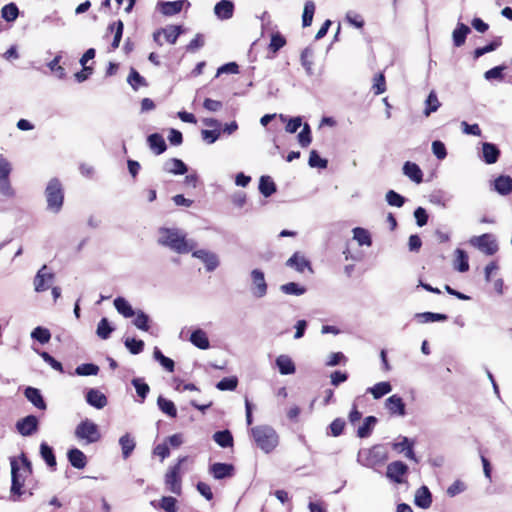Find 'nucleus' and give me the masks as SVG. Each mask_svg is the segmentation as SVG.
<instances>
[{
	"label": "nucleus",
	"instance_id": "43",
	"mask_svg": "<svg viewBox=\"0 0 512 512\" xmlns=\"http://www.w3.org/2000/svg\"><path fill=\"white\" fill-rule=\"evenodd\" d=\"M315 12V4L313 1L308 0L305 2L303 15H302V22L304 27H308L311 25L313 16Z\"/></svg>",
	"mask_w": 512,
	"mask_h": 512
},
{
	"label": "nucleus",
	"instance_id": "23",
	"mask_svg": "<svg viewBox=\"0 0 512 512\" xmlns=\"http://www.w3.org/2000/svg\"><path fill=\"white\" fill-rule=\"evenodd\" d=\"M483 159L487 164H494L498 161L500 150L495 144L485 142L482 146Z\"/></svg>",
	"mask_w": 512,
	"mask_h": 512
},
{
	"label": "nucleus",
	"instance_id": "54",
	"mask_svg": "<svg viewBox=\"0 0 512 512\" xmlns=\"http://www.w3.org/2000/svg\"><path fill=\"white\" fill-rule=\"evenodd\" d=\"M132 385L135 387L138 396L144 401L150 391L149 385L139 378L133 379Z\"/></svg>",
	"mask_w": 512,
	"mask_h": 512
},
{
	"label": "nucleus",
	"instance_id": "14",
	"mask_svg": "<svg viewBox=\"0 0 512 512\" xmlns=\"http://www.w3.org/2000/svg\"><path fill=\"white\" fill-rule=\"evenodd\" d=\"M11 477V494L19 498L23 494L22 488L24 486V480L20 479L19 467L16 460L11 461Z\"/></svg>",
	"mask_w": 512,
	"mask_h": 512
},
{
	"label": "nucleus",
	"instance_id": "62",
	"mask_svg": "<svg viewBox=\"0 0 512 512\" xmlns=\"http://www.w3.org/2000/svg\"><path fill=\"white\" fill-rule=\"evenodd\" d=\"M466 485L461 480L454 481L448 488H447V494L450 497H454L463 491H465Z\"/></svg>",
	"mask_w": 512,
	"mask_h": 512
},
{
	"label": "nucleus",
	"instance_id": "22",
	"mask_svg": "<svg viewBox=\"0 0 512 512\" xmlns=\"http://www.w3.org/2000/svg\"><path fill=\"white\" fill-rule=\"evenodd\" d=\"M148 145L156 155L164 153L167 149L166 142L163 136L159 133H153L148 136Z\"/></svg>",
	"mask_w": 512,
	"mask_h": 512
},
{
	"label": "nucleus",
	"instance_id": "27",
	"mask_svg": "<svg viewBox=\"0 0 512 512\" xmlns=\"http://www.w3.org/2000/svg\"><path fill=\"white\" fill-rule=\"evenodd\" d=\"M276 365L282 375L295 373L296 367L292 359L287 355H280L276 358Z\"/></svg>",
	"mask_w": 512,
	"mask_h": 512
},
{
	"label": "nucleus",
	"instance_id": "3",
	"mask_svg": "<svg viewBox=\"0 0 512 512\" xmlns=\"http://www.w3.org/2000/svg\"><path fill=\"white\" fill-rule=\"evenodd\" d=\"M75 437L78 441L88 445L101 439V433L97 424L90 419L82 420L75 428Z\"/></svg>",
	"mask_w": 512,
	"mask_h": 512
},
{
	"label": "nucleus",
	"instance_id": "59",
	"mask_svg": "<svg viewBox=\"0 0 512 512\" xmlns=\"http://www.w3.org/2000/svg\"><path fill=\"white\" fill-rule=\"evenodd\" d=\"M372 90L376 95L382 94L386 91L385 78L382 74H378L374 77Z\"/></svg>",
	"mask_w": 512,
	"mask_h": 512
},
{
	"label": "nucleus",
	"instance_id": "36",
	"mask_svg": "<svg viewBox=\"0 0 512 512\" xmlns=\"http://www.w3.org/2000/svg\"><path fill=\"white\" fill-rule=\"evenodd\" d=\"M114 306H115L116 310L118 311V313L123 315L125 318H130L135 315V312H134L132 306L128 303L127 300H125L122 297H117L114 300Z\"/></svg>",
	"mask_w": 512,
	"mask_h": 512
},
{
	"label": "nucleus",
	"instance_id": "24",
	"mask_svg": "<svg viewBox=\"0 0 512 512\" xmlns=\"http://www.w3.org/2000/svg\"><path fill=\"white\" fill-rule=\"evenodd\" d=\"M67 456L70 464L76 469H83L87 464L85 454L78 448L70 449Z\"/></svg>",
	"mask_w": 512,
	"mask_h": 512
},
{
	"label": "nucleus",
	"instance_id": "20",
	"mask_svg": "<svg viewBox=\"0 0 512 512\" xmlns=\"http://www.w3.org/2000/svg\"><path fill=\"white\" fill-rule=\"evenodd\" d=\"M86 401L89 405L102 409L107 405V397L97 389H90L86 394Z\"/></svg>",
	"mask_w": 512,
	"mask_h": 512
},
{
	"label": "nucleus",
	"instance_id": "51",
	"mask_svg": "<svg viewBox=\"0 0 512 512\" xmlns=\"http://www.w3.org/2000/svg\"><path fill=\"white\" fill-rule=\"evenodd\" d=\"M386 201L390 206L402 207L405 203V198L394 190H389L386 193Z\"/></svg>",
	"mask_w": 512,
	"mask_h": 512
},
{
	"label": "nucleus",
	"instance_id": "47",
	"mask_svg": "<svg viewBox=\"0 0 512 512\" xmlns=\"http://www.w3.org/2000/svg\"><path fill=\"white\" fill-rule=\"evenodd\" d=\"M31 336L41 344H45L50 341L51 333L47 328L38 326L32 331Z\"/></svg>",
	"mask_w": 512,
	"mask_h": 512
},
{
	"label": "nucleus",
	"instance_id": "40",
	"mask_svg": "<svg viewBox=\"0 0 512 512\" xmlns=\"http://www.w3.org/2000/svg\"><path fill=\"white\" fill-rule=\"evenodd\" d=\"M392 390V386L389 382L383 381L376 383L373 387L368 389L375 399H380L384 395L388 394Z\"/></svg>",
	"mask_w": 512,
	"mask_h": 512
},
{
	"label": "nucleus",
	"instance_id": "58",
	"mask_svg": "<svg viewBox=\"0 0 512 512\" xmlns=\"http://www.w3.org/2000/svg\"><path fill=\"white\" fill-rule=\"evenodd\" d=\"M313 52L310 49H305L301 53V63L308 74H312V65H313Z\"/></svg>",
	"mask_w": 512,
	"mask_h": 512
},
{
	"label": "nucleus",
	"instance_id": "8",
	"mask_svg": "<svg viewBox=\"0 0 512 512\" xmlns=\"http://www.w3.org/2000/svg\"><path fill=\"white\" fill-rule=\"evenodd\" d=\"M54 280V274L48 272L46 265H43L34 278V288L36 292L48 290Z\"/></svg>",
	"mask_w": 512,
	"mask_h": 512
},
{
	"label": "nucleus",
	"instance_id": "42",
	"mask_svg": "<svg viewBox=\"0 0 512 512\" xmlns=\"http://www.w3.org/2000/svg\"><path fill=\"white\" fill-rule=\"evenodd\" d=\"M119 444L122 449L123 457L125 459L128 458L135 448L134 440L128 434H125L120 438Z\"/></svg>",
	"mask_w": 512,
	"mask_h": 512
},
{
	"label": "nucleus",
	"instance_id": "29",
	"mask_svg": "<svg viewBox=\"0 0 512 512\" xmlns=\"http://www.w3.org/2000/svg\"><path fill=\"white\" fill-rule=\"evenodd\" d=\"M470 33V28L463 24L458 23L452 32L453 43L456 47H460L465 43L467 35Z\"/></svg>",
	"mask_w": 512,
	"mask_h": 512
},
{
	"label": "nucleus",
	"instance_id": "45",
	"mask_svg": "<svg viewBox=\"0 0 512 512\" xmlns=\"http://www.w3.org/2000/svg\"><path fill=\"white\" fill-rule=\"evenodd\" d=\"M1 14L6 21L12 22L17 19L19 10L14 3H9L2 8Z\"/></svg>",
	"mask_w": 512,
	"mask_h": 512
},
{
	"label": "nucleus",
	"instance_id": "32",
	"mask_svg": "<svg viewBox=\"0 0 512 512\" xmlns=\"http://www.w3.org/2000/svg\"><path fill=\"white\" fill-rule=\"evenodd\" d=\"M213 440L223 448L232 447L234 444L233 435L229 430L217 431L213 434Z\"/></svg>",
	"mask_w": 512,
	"mask_h": 512
},
{
	"label": "nucleus",
	"instance_id": "16",
	"mask_svg": "<svg viewBox=\"0 0 512 512\" xmlns=\"http://www.w3.org/2000/svg\"><path fill=\"white\" fill-rule=\"evenodd\" d=\"M210 472L215 479H224L233 476L234 466L232 464L218 462L211 465Z\"/></svg>",
	"mask_w": 512,
	"mask_h": 512
},
{
	"label": "nucleus",
	"instance_id": "9",
	"mask_svg": "<svg viewBox=\"0 0 512 512\" xmlns=\"http://www.w3.org/2000/svg\"><path fill=\"white\" fill-rule=\"evenodd\" d=\"M252 279V293L254 296L261 298L267 293V283L265 281L264 273L259 269H254L251 272Z\"/></svg>",
	"mask_w": 512,
	"mask_h": 512
},
{
	"label": "nucleus",
	"instance_id": "12",
	"mask_svg": "<svg viewBox=\"0 0 512 512\" xmlns=\"http://www.w3.org/2000/svg\"><path fill=\"white\" fill-rule=\"evenodd\" d=\"M385 407L392 416L406 415V405L403 399L397 394H394L386 399Z\"/></svg>",
	"mask_w": 512,
	"mask_h": 512
},
{
	"label": "nucleus",
	"instance_id": "28",
	"mask_svg": "<svg viewBox=\"0 0 512 512\" xmlns=\"http://www.w3.org/2000/svg\"><path fill=\"white\" fill-rule=\"evenodd\" d=\"M495 190L501 195H508L512 192V178L508 175H501L494 181Z\"/></svg>",
	"mask_w": 512,
	"mask_h": 512
},
{
	"label": "nucleus",
	"instance_id": "7",
	"mask_svg": "<svg viewBox=\"0 0 512 512\" xmlns=\"http://www.w3.org/2000/svg\"><path fill=\"white\" fill-rule=\"evenodd\" d=\"M182 33L181 26L170 25L160 29L153 34L154 41L162 46L164 42L175 44L179 35Z\"/></svg>",
	"mask_w": 512,
	"mask_h": 512
},
{
	"label": "nucleus",
	"instance_id": "13",
	"mask_svg": "<svg viewBox=\"0 0 512 512\" xmlns=\"http://www.w3.org/2000/svg\"><path fill=\"white\" fill-rule=\"evenodd\" d=\"M185 5L189 7L190 3L187 0H177L171 2H160L158 4L161 13L165 16L178 14Z\"/></svg>",
	"mask_w": 512,
	"mask_h": 512
},
{
	"label": "nucleus",
	"instance_id": "56",
	"mask_svg": "<svg viewBox=\"0 0 512 512\" xmlns=\"http://www.w3.org/2000/svg\"><path fill=\"white\" fill-rule=\"evenodd\" d=\"M125 346L132 354H139L144 349V342L135 338H127L125 340Z\"/></svg>",
	"mask_w": 512,
	"mask_h": 512
},
{
	"label": "nucleus",
	"instance_id": "26",
	"mask_svg": "<svg viewBox=\"0 0 512 512\" xmlns=\"http://www.w3.org/2000/svg\"><path fill=\"white\" fill-rule=\"evenodd\" d=\"M190 341L194 346L202 350H206L210 347L208 336L202 329L193 331L190 335Z\"/></svg>",
	"mask_w": 512,
	"mask_h": 512
},
{
	"label": "nucleus",
	"instance_id": "6",
	"mask_svg": "<svg viewBox=\"0 0 512 512\" xmlns=\"http://www.w3.org/2000/svg\"><path fill=\"white\" fill-rule=\"evenodd\" d=\"M11 172L12 164L3 154H0V193L7 198H12L15 195L9 179Z\"/></svg>",
	"mask_w": 512,
	"mask_h": 512
},
{
	"label": "nucleus",
	"instance_id": "63",
	"mask_svg": "<svg viewBox=\"0 0 512 512\" xmlns=\"http://www.w3.org/2000/svg\"><path fill=\"white\" fill-rule=\"evenodd\" d=\"M285 43H286L285 39L280 34H278V33L273 34L271 36L269 49L275 53L279 49H281L285 45Z\"/></svg>",
	"mask_w": 512,
	"mask_h": 512
},
{
	"label": "nucleus",
	"instance_id": "52",
	"mask_svg": "<svg viewBox=\"0 0 512 512\" xmlns=\"http://www.w3.org/2000/svg\"><path fill=\"white\" fill-rule=\"evenodd\" d=\"M99 367L93 363L81 364L76 368V373L81 376L97 375Z\"/></svg>",
	"mask_w": 512,
	"mask_h": 512
},
{
	"label": "nucleus",
	"instance_id": "49",
	"mask_svg": "<svg viewBox=\"0 0 512 512\" xmlns=\"http://www.w3.org/2000/svg\"><path fill=\"white\" fill-rule=\"evenodd\" d=\"M123 28H124V24L121 20H118L110 25V29L112 31H114V39L112 42L113 48L119 47V44H120V41L122 38Z\"/></svg>",
	"mask_w": 512,
	"mask_h": 512
},
{
	"label": "nucleus",
	"instance_id": "25",
	"mask_svg": "<svg viewBox=\"0 0 512 512\" xmlns=\"http://www.w3.org/2000/svg\"><path fill=\"white\" fill-rule=\"evenodd\" d=\"M415 504L423 509H427L431 506L432 495L426 486L420 487L415 494Z\"/></svg>",
	"mask_w": 512,
	"mask_h": 512
},
{
	"label": "nucleus",
	"instance_id": "57",
	"mask_svg": "<svg viewBox=\"0 0 512 512\" xmlns=\"http://www.w3.org/2000/svg\"><path fill=\"white\" fill-rule=\"evenodd\" d=\"M312 141L310 126L305 123L302 131L298 134V142L302 147H307Z\"/></svg>",
	"mask_w": 512,
	"mask_h": 512
},
{
	"label": "nucleus",
	"instance_id": "30",
	"mask_svg": "<svg viewBox=\"0 0 512 512\" xmlns=\"http://www.w3.org/2000/svg\"><path fill=\"white\" fill-rule=\"evenodd\" d=\"M165 170L174 175H183L187 172V165L180 159L171 158L165 163Z\"/></svg>",
	"mask_w": 512,
	"mask_h": 512
},
{
	"label": "nucleus",
	"instance_id": "2",
	"mask_svg": "<svg viewBox=\"0 0 512 512\" xmlns=\"http://www.w3.org/2000/svg\"><path fill=\"white\" fill-rule=\"evenodd\" d=\"M250 434L258 448L265 453L272 452L279 443V436L275 429L269 425L252 427Z\"/></svg>",
	"mask_w": 512,
	"mask_h": 512
},
{
	"label": "nucleus",
	"instance_id": "10",
	"mask_svg": "<svg viewBox=\"0 0 512 512\" xmlns=\"http://www.w3.org/2000/svg\"><path fill=\"white\" fill-rule=\"evenodd\" d=\"M408 473V466L402 461H393L387 466V477L395 483H402L403 477Z\"/></svg>",
	"mask_w": 512,
	"mask_h": 512
},
{
	"label": "nucleus",
	"instance_id": "46",
	"mask_svg": "<svg viewBox=\"0 0 512 512\" xmlns=\"http://www.w3.org/2000/svg\"><path fill=\"white\" fill-rule=\"evenodd\" d=\"M113 328L110 326L107 318H102L97 326L96 333L101 339H108L112 333Z\"/></svg>",
	"mask_w": 512,
	"mask_h": 512
},
{
	"label": "nucleus",
	"instance_id": "33",
	"mask_svg": "<svg viewBox=\"0 0 512 512\" xmlns=\"http://www.w3.org/2000/svg\"><path fill=\"white\" fill-rule=\"evenodd\" d=\"M259 190L265 197H270L276 192V184L270 176H261L259 181Z\"/></svg>",
	"mask_w": 512,
	"mask_h": 512
},
{
	"label": "nucleus",
	"instance_id": "31",
	"mask_svg": "<svg viewBox=\"0 0 512 512\" xmlns=\"http://www.w3.org/2000/svg\"><path fill=\"white\" fill-rule=\"evenodd\" d=\"M393 449L398 453L405 452V456L410 460H416L413 450V443L410 442L406 437H403L402 441L394 443Z\"/></svg>",
	"mask_w": 512,
	"mask_h": 512
},
{
	"label": "nucleus",
	"instance_id": "21",
	"mask_svg": "<svg viewBox=\"0 0 512 512\" xmlns=\"http://www.w3.org/2000/svg\"><path fill=\"white\" fill-rule=\"evenodd\" d=\"M403 173L417 184L423 181V172L416 163L410 161L405 162L403 165Z\"/></svg>",
	"mask_w": 512,
	"mask_h": 512
},
{
	"label": "nucleus",
	"instance_id": "60",
	"mask_svg": "<svg viewBox=\"0 0 512 512\" xmlns=\"http://www.w3.org/2000/svg\"><path fill=\"white\" fill-rule=\"evenodd\" d=\"M345 425L346 423L342 418L334 419L329 426L332 436H340L344 431Z\"/></svg>",
	"mask_w": 512,
	"mask_h": 512
},
{
	"label": "nucleus",
	"instance_id": "1",
	"mask_svg": "<svg viewBox=\"0 0 512 512\" xmlns=\"http://www.w3.org/2000/svg\"><path fill=\"white\" fill-rule=\"evenodd\" d=\"M158 243L168 247L178 254H186L193 250L194 244L186 240V236L178 229L161 228Z\"/></svg>",
	"mask_w": 512,
	"mask_h": 512
},
{
	"label": "nucleus",
	"instance_id": "15",
	"mask_svg": "<svg viewBox=\"0 0 512 512\" xmlns=\"http://www.w3.org/2000/svg\"><path fill=\"white\" fill-rule=\"evenodd\" d=\"M478 248L487 255H493L498 251V245L490 234H483L477 238Z\"/></svg>",
	"mask_w": 512,
	"mask_h": 512
},
{
	"label": "nucleus",
	"instance_id": "44",
	"mask_svg": "<svg viewBox=\"0 0 512 512\" xmlns=\"http://www.w3.org/2000/svg\"><path fill=\"white\" fill-rule=\"evenodd\" d=\"M154 358L160 362V364L169 372H173L175 363L172 359L163 355L159 348L155 347L153 352Z\"/></svg>",
	"mask_w": 512,
	"mask_h": 512
},
{
	"label": "nucleus",
	"instance_id": "41",
	"mask_svg": "<svg viewBox=\"0 0 512 512\" xmlns=\"http://www.w3.org/2000/svg\"><path fill=\"white\" fill-rule=\"evenodd\" d=\"M415 317L418 319V321L420 323L446 321L448 319V316L446 314L433 313V312L417 313L415 315Z\"/></svg>",
	"mask_w": 512,
	"mask_h": 512
},
{
	"label": "nucleus",
	"instance_id": "34",
	"mask_svg": "<svg viewBox=\"0 0 512 512\" xmlns=\"http://www.w3.org/2000/svg\"><path fill=\"white\" fill-rule=\"evenodd\" d=\"M176 503L177 500L174 497L163 496L158 503H156V501H152L151 505L155 508L163 509L166 512H177Z\"/></svg>",
	"mask_w": 512,
	"mask_h": 512
},
{
	"label": "nucleus",
	"instance_id": "38",
	"mask_svg": "<svg viewBox=\"0 0 512 512\" xmlns=\"http://www.w3.org/2000/svg\"><path fill=\"white\" fill-rule=\"evenodd\" d=\"M157 404H158L159 409L163 413L167 414L169 417H171V418L177 417V409L175 407V404L171 400H168V399L164 398L163 396H159L157 399Z\"/></svg>",
	"mask_w": 512,
	"mask_h": 512
},
{
	"label": "nucleus",
	"instance_id": "18",
	"mask_svg": "<svg viewBox=\"0 0 512 512\" xmlns=\"http://www.w3.org/2000/svg\"><path fill=\"white\" fill-rule=\"evenodd\" d=\"M24 395L36 408L40 410L47 408L46 402L39 389L29 386L24 390Z\"/></svg>",
	"mask_w": 512,
	"mask_h": 512
},
{
	"label": "nucleus",
	"instance_id": "64",
	"mask_svg": "<svg viewBox=\"0 0 512 512\" xmlns=\"http://www.w3.org/2000/svg\"><path fill=\"white\" fill-rule=\"evenodd\" d=\"M433 154L440 160L447 156L446 147L443 142L436 140L432 143Z\"/></svg>",
	"mask_w": 512,
	"mask_h": 512
},
{
	"label": "nucleus",
	"instance_id": "37",
	"mask_svg": "<svg viewBox=\"0 0 512 512\" xmlns=\"http://www.w3.org/2000/svg\"><path fill=\"white\" fill-rule=\"evenodd\" d=\"M353 239L356 240L360 246L372 245V239L369 231L362 227H356L353 229Z\"/></svg>",
	"mask_w": 512,
	"mask_h": 512
},
{
	"label": "nucleus",
	"instance_id": "5",
	"mask_svg": "<svg viewBox=\"0 0 512 512\" xmlns=\"http://www.w3.org/2000/svg\"><path fill=\"white\" fill-rule=\"evenodd\" d=\"M186 460V456L179 458L178 462L168 469L164 478L166 489L178 496L182 493L181 465Z\"/></svg>",
	"mask_w": 512,
	"mask_h": 512
},
{
	"label": "nucleus",
	"instance_id": "53",
	"mask_svg": "<svg viewBox=\"0 0 512 512\" xmlns=\"http://www.w3.org/2000/svg\"><path fill=\"white\" fill-rule=\"evenodd\" d=\"M308 164L310 167H317L325 169L328 165V161L319 156L316 150H312L309 155Z\"/></svg>",
	"mask_w": 512,
	"mask_h": 512
},
{
	"label": "nucleus",
	"instance_id": "50",
	"mask_svg": "<svg viewBox=\"0 0 512 512\" xmlns=\"http://www.w3.org/2000/svg\"><path fill=\"white\" fill-rule=\"evenodd\" d=\"M280 289L285 294L297 295V296L304 294L306 291V289L304 287L299 286L295 282H289V283L283 284Z\"/></svg>",
	"mask_w": 512,
	"mask_h": 512
},
{
	"label": "nucleus",
	"instance_id": "35",
	"mask_svg": "<svg viewBox=\"0 0 512 512\" xmlns=\"http://www.w3.org/2000/svg\"><path fill=\"white\" fill-rule=\"evenodd\" d=\"M377 423L375 416H368L364 419L363 424L357 430V436L360 438H367L371 435L374 426Z\"/></svg>",
	"mask_w": 512,
	"mask_h": 512
},
{
	"label": "nucleus",
	"instance_id": "19",
	"mask_svg": "<svg viewBox=\"0 0 512 512\" xmlns=\"http://www.w3.org/2000/svg\"><path fill=\"white\" fill-rule=\"evenodd\" d=\"M286 266L303 273L306 268L311 270L310 262L299 252H295L287 261Z\"/></svg>",
	"mask_w": 512,
	"mask_h": 512
},
{
	"label": "nucleus",
	"instance_id": "17",
	"mask_svg": "<svg viewBox=\"0 0 512 512\" xmlns=\"http://www.w3.org/2000/svg\"><path fill=\"white\" fill-rule=\"evenodd\" d=\"M234 12V5L230 0H221L214 7V13L220 20H227L232 18Z\"/></svg>",
	"mask_w": 512,
	"mask_h": 512
},
{
	"label": "nucleus",
	"instance_id": "55",
	"mask_svg": "<svg viewBox=\"0 0 512 512\" xmlns=\"http://www.w3.org/2000/svg\"><path fill=\"white\" fill-rule=\"evenodd\" d=\"M457 263L456 269L459 272H466L469 270V262H468V256L466 252L462 249H457Z\"/></svg>",
	"mask_w": 512,
	"mask_h": 512
},
{
	"label": "nucleus",
	"instance_id": "48",
	"mask_svg": "<svg viewBox=\"0 0 512 512\" xmlns=\"http://www.w3.org/2000/svg\"><path fill=\"white\" fill-rule=\"evenodd\" d=\"M237 385L238 379L236 377H225L216 384V388L221 391H233Z\"/></svg>",
	"mask_w": 512,
	"mask_h": 512
},
{
	"label": "nucleus",
	"instance_id": "4",
	"mask_svg": "<svg viewBox=\"0 0 512 512\" xmlns=\"http://www.w3.org/2000/svg\"><path fill=\"white\" fill-rule=\"evenodd\" d=\"M45 195L48 209L54 212L60 211L63 205L64 191L61 182L57 178H53L49 181Z\"/></svg>",
	"mask_w": 512,
	"mask_h": 512
},
{
	"label": "nucleus",
	"instance_id": "61",
	"mask_svg": "<svg viewBox=\"0 0 512 512\" xmlns=\"http://www.w3.org/2000/svg\"><path fill=\"white\" fill-rule=\"evenodd\" d=\"M134 325L143 331L149 330V317L144 312H140L136 315L134 319Z\"/></svg>",
	"mask_w": 512,
	"mask_h": 512
},
{
	"label": "nucleus",
	"instance_id": "11",
	"mask_svg": "<svg viewBox=\"0 0 512 512\" xmlns=\"http://www.w3.org/2000/svg\"><path fill=\"white\" fill-rule=\"evenodd\" d=\"M38 424L36 416L28 415L16 423V428L22 436H30L37 431Z\"/></svg>",
	"mask_w": 512,
	"mask_h": 512
},
{
	"label": "nucleus",
	"instance_id": "39",
	"mask_svg": "<svg viewBox=\"0 0 512 512\" xmlns=\"http://www.w3.org/2000/svg\"><path fill=\"white\" fill-rule=\"evenodd\" d=\"M40 454L46 464L51 467H56V457L52 447H50L47 443L43 442L40 445Z\"/></svg>",
	"mask_w": 512,
	"mask_h": 512
}]
</instances>
